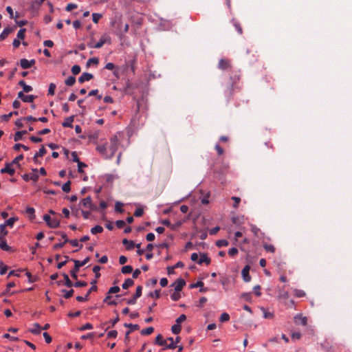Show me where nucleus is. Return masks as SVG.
Here are the masks:
<instances>
[{"label":"nucleus","mask_w":352,"mask_h":352,"mask_svg":"<svg viewBox=\"0 0 352 352\" xmlns=\"http://www.w3.org/2000/svg\"><path fill=\"white\" fill-rule=\"evenodd\" d=\"M43 220L47 226L52 228H56L59 226L60 222L57 219H52L49 214L43 216Z\"/></svg>","instance_id":"4"},{"label":"nucleus","mask_w":352,"mask_h":352,"mask_svg":"<svg viewBox=\"0 0 352 352\" xmlns=\"http://www.w3.org/2000/svg\"><path fill=\"white\" fill-rule=\"evenodd\" d=\"M72 72L74 75H77L80 72V67L78 65H75L72 67Z\"/></svg>","instance_id":"58"},{"label":"nucleus","mask_w":352,"mask_h":352,"mask_svg":"<svg viewBox=\"0 0 352 352\" xmlns=\"http://www.w3.org/2000/svg\"><path fill=\"white\" fill-rule=\"evenodd\" d=\"M97 286L96 285H92L91 287V288L88 290V292L86 293L85 296H78L76 297V300L78 301V302H84V301H86L88 300V298H89V296L90 295V294L92 292H96L97 291Z\"/></svg>","instance_id":"10"},{"label":"nucleus","mask_w":352,"mask_h":352,"mask_svg":"<svg viewBox=\"0 0 352 352\" xmlns=\"http://www.w3.org/2000/svg\"><path fill=\"white\" fill-rule=\"evenodd\" d=\"M167 341H169L170 344H166V349H175L177 347L173 338H171V337L168 338Z\"/></svg>","instance_id":"34"},{"label":"nucleus","mask_w":352,"mask_h":352,"mask_svg":"<svg viewBox=\"0 0 352 352\" xmlns=\"http://www.w3.org/2000/svg\"><path fill=\"white\" fill-rule=\"evenodd\" d=\"M155 344L160 345V346H165L167 344V339L163 340V337L161 334H158L155 340Z\"/></svg>","instance_id":"22"},{"label":"nucleus","mask_w":352,"mask_h":352,"mask_svg":"<svg viewBox=\"0 0 352 352\" xmlns=\"http://www.w3.org/2000/svg\"><path fill=\"white\" fill-rule=\"evenodd\" d=\"M0 248L4 251L9 252L11 250V247H10L5 239V238H3L0 239Z\"/></svg>","instance_id":"25"},{"label":"nucleus","mask_w":352,"mask_h":352,"mask_svg":"<svg viewBox=\"0 0 352 352\" xmlns=\"http://www.w3.org/2000/svg\"><path fill=\"white\" fill-rule=\"evenodd\" d=\"M36 61L34 59L30 60L26 58H22L20 60V65L23 69H29L35 64Z\"/></svg>","instance_id":"8"},{"label":"nucleus","mask_w":352,"mask_h":352,"mask_svg":"<svg viewBox=\"0 0 352 352\" xmlns=\"http://www.w3.org/2000/svg\"><path fill=\"white\" fill-rule=\"evenodd\" d=\"M74 263V268L70 271L71 276L73 279L76 280L78 278L77 273L79 271V267L84 266L89 261V257L85 258L83 261H80L75 259H71Z\"/></svg>","instance_id":"2"},{"label":"nucleus","mask_w":352,"mask_h":352,"mask_svg":"<svg viewBox=\"0 0 352 352\" xmlns=\"http://www.w3.org/2000/svg\"><path fill=\"white\" fill-rule=\"evenodd\" d=\"M41 331V327L38 324H34V327L31 329V332L34 334H40Z\"/></svg>","instance_id":"35"},{"label":"nucleus","mask_w":352,"mask_h":352,"mask_svg":"<svg viewBox=\"0 0 352 352\" xmlns=\"http://www.w3.org/2000/svg\"><path fill=\"white\" fill-rule=\"evenodd\" d=\"M125 327H128L131 329V332L135 330H138L140 329V326L138 324H126L125 323L124 324Z\"/></svg>","instance_id":"51"},{"label":"nucleus","mask_w":352,"mask_h":352,"mask_svg":"<svg viewBox=\"0 0 352 352\" xmlns=\"http://www.w3.org/2000/svg\"><path fill=\"white\" fill-rule=\"evenodd\" d=\"M87 285V283L85 281H76L73 284V287H86Z\"/></svg>","instance_id":"55"},{"label":"nucleus","mask_w":352,"mask_h":352,"mask_svg":"<svg viewBox=\"0 0 352 352\" xmlns=\"http://www.w3.org/2000/svg\"><path fill=\"white\" fill-rule=\"evenodd\" d=\"M26 30L25 28L21 29L17 33V38L18 39H23L25 38V33Z\"/></svg>","instance_id":"59"},{"label":"nucleus","mask_w":352,"mask_h":352,"mask_svg":"<svg viewBox=\"0 0 352 352\" xmlns=\"http://www.w3.org/2000/svg\"><path fill=\"white\" fill-rule=\"evenodd\" d=\"M47 153L44 146H42L38 151L34 155L33 160L35 164H38V157H43Z\"/></svg>","instance_id":"17"},{"label":"nucleus","mask_w":352,"mask_h":352,"mask_svg":"<svg viewBox=\"0 0 352 352\" xmlns=\"http://www.w3.org/2000/svg\"><path fill=\"white\" fill-rule=\"evenodd\" d=\"M218 67L219 69L224 70L230 69L232 66L229 60L222 58L219 60Z\"/></svg>","instance_id":"11"},{"label":"nucleus","mask_w":352,"mask_h":352,"mask_svg":"<svg viewBox=\"0 0 352 352\" xmlns=\"http://www.w3.org/2000/svg\"><path fill=\"white\" fill-rule=\"evenodd\" d=\"M232 23H233V25H234V28H236L237 32L239 34H241L243 33V30H242V28L241 26V24L239 23H238L235 20H232Z\"/></svg>","instance_id":"45"},{"label":"nucleus","mask_w":352,"mask_h":352,"mask_svg":"<svg viewBox=\"0 0 352 352\" xmlns=\"http://www.w3.org/2000/svg\"><path fill=\"white\" fill-rule=\"evenodd\" d=\"M102 15L99 13H93L92 14V20L95 23H98L99 20L102 18Z\"/></svg>","instance_id":"49"},{"label":"nucleus","mask_w":352,"mask_h":352,"mask_svg":"<svg viewBox=\"0 0 352 352\" xmlns=\"http://www.w3.org/2000/svg\"><path fill=\"white\" fill-rule=\"evenodd\" d=\"M63 276L64 277L65 280L64 285L67 287H73L74 283H72V280L69 279V276L67 274H63Z\"/></svg>","instance_id":"31"},{"label":"nucleus","mask_w":352,"mask_h":352,"mask_svg":"<svg viewBox=\"0 0 352 352\" xmlns=\"http://www.w3.org/2000/svg\"><path fill=\"white\" fill-rule=\"evenodd\" d=\"M110 43H111L110 36L107 34H104L103 36H101L100 41L98 43H96V44L94 45L92 43V42H91L88 44V46L89 47L99 49V48L102 47L104 44Z\"/></svg>","instance_id":"3"},{"label":"nucleus","mask_w":352,"mask_h":352,"mask_svg":"<svg viewBox=\"0 0 352 352\" xmlns=\"http://www.w3.org/2000/svg\"><path fill=\"white\" fill-rule=\"evenodd\" d=\"M69 243L74 247H78L79 249L82 248V245L79 243V241L77 239H72L69 240Z\"/></svg>","instance_id":"52"},{"label":"nucleus","mask_w":352,"mask_h":352,"mask_svg":"<svg viewBox=\"0 0 352 352\" xmlns=\"http://www.w3.org/2000/svg\"><path fill=\"white\" fill-rule=\"evenodd\" d=\"M93 329V325L91 323H86L83 326L80 327L79 328V330L81 331L87 330V329Z\"/></svg>","instance_id":"61"},{"label":"nucleus","mask_w":352,"mask_h":352,"mask_svg":"<svg viewBox=\"0 0 352 352\" xmlns=\"http://www.w3.org/2000/svg\"><path fill=\"white\" fill-rule=\"evenodd\" d=\"M96 151L99 152L100 154L104 155V157L107 159V156H109V151L107 149V146L106 144H99L96 146Z\"/></svg>","instance_id":"13"},{"label":"nucleus","mask_w":352,"mask_h":352,"mask_svg":"<svg viewBox=\"0 0 352 352\" xmlns=\"http://www.w3.org/2000/svg\"><path fill=\"white\" fill-rule=\"evenodd\" d=\"M144 210L141 208H138L135 210L134 215L137 217H142L143 215Z\"/></svg>","instance_id":"63"},{"label":"nucleus","mask_w":352,"mask_h":352,"mask_svg":"<svg viewBox=\"0 0 352 352\" xmlns=\"http://www.w3.org/2000/svg\"><path fill=\"white\" fill-rule=\"evenodd\" d=\"M121 272L122 274H130L133 272V267L131 265H124L122 267Z\"/></svg>","instance_id":"37"},{"label":"nucleus","mask_w":352,"mask_h":352,"mask_svg":"<svg viewBox=\"0 0 352 352\" xmlns=\"http://www.w3.org/2000/svg\"><path fill=\"white\" fill-rule=\"evenodd\" d=\"M186 285V282L182 278L177 279L173 285L172 286L175 287V291L176 292H180L183 287Z\"/></svg>","instance_id":"14"},{"label":"nucleus","mask_w":352,"mask_h":352,"mask_svg":"<svg viewBox=\"0 0 352 352\" xmlns=\"http://www.w3.org/2000/svg\"><path fill=\"white\" fill-rule=\"evenodd\" d=\"M250 270V265H247L243 267V269L242 270V272H241L243 280L245 283H248L251 280V276L249 274Z\"/></svg>","instance_id":"9"},{"label":"nucleus","mask_w":352,"mask_h":352,"mask_svg":"<svg viewBox=\"0 0 352 352\" xmlns=\"http://www.w3.org/2000/svg\"><path fill=\"white\" fill-rule=\"evenodd\" d=\"M80 204H81L84 208H88L91 210H97V207L94 204H93L91 198L89 196L82 199Z\"/></svg>","instance_id":"5"},{"label":"nucleus","mask_w":352,"mask_h":352,"mask_svg":"<svg viewBox=\"0 0 352 352\" xmlns=\"http://www.w3.org/2000/svg\"><path fill=\"white\" fill-rule=\"evenodd\" d=\"M23 159V155L21 154L15 157L12 162H10L12 165H16L17 166H20L19 162Z\"/></svg>","instance_id":"40"},{"label":"nucleus","mask_w":352,"mask_h":352,"mask_svg":"<svg viewBox=\"0 0 352 352\" xmlns=\"http://www.w3.org/2000/svg\"><path fill=\"white\" fill-rule=\"evenodd\" d=\"M122 206L123 204L122 203L119 201L116 202L115 205V210L120 213L123 212Z\"/></svg>","instance_id":"54"},{"label":"nucleus","mask_w":352,"mask_h":352,"mask_svg":"<svg viewBox=\"0 0 352 352\" xmlns=\"http://www.w3.org/2000/svg\"><path fill=\"white\" fill-rule=\"evenodd\" d=\"M181 329H182V327H181L180 324H178L177 323L173 325L171 327V331L174 334L179 333L181 331Z\"/></svg>","instance_id":"43"},{"label":"nucleus","mask_w":352,"mask_h":352,"mask_svg":"<svg viewBox=\"0 0 352 352\" xmlns=\"http://www.w3.org/2000/svg\"><path fill=\"white\" fill-rule=\"evenodd\" d=\"M94 78V76L91 74L85 72L81 76L78 78V82L80 83H83L85 81H89Z\"/></svg>","instance_id":"19"},{"label":"nucleus","mask_w":352,"mask_h":352,"mask_svg":"<svg viewBox=\"0 0 352 352\" xmlns=\"http://www.w3.org/2000/svg\"><path fill=\"white\" fill-rule=\"evenodd\" d=\"M201 287V289H199L200 292H206L207 291V288H204V283L202 281H198L195 283H193L190 285L191 288H196Z\"/></svg>","instance_id":"26"},{"label":"nucleus","mask_w":352,"mask_h":352,"mask_svg":"<svg viewBox=\"0 0 352 352\" xmlns=\"http://www.w3.org/2000/svg\"><path fill=\"white\" fill-rule=\"evenodd\" d=\"M100 267L99 265H96L93 268V272L95 274V276L96 278H98L100 276Z\"/></svg>","instance_id":"56"},{"label":"nucleus","mask_w":352,"mask_h":352,"mask_svg":"<svg viewBox=\"0 0 352 352\" xmlns=\"http://www.w3.org/2000/svg\"><path fill=\"white\" fill-rule=\"evenodd\" d=\"M154 331V328L152 327H147L141 331V334L143 336H148Z\"/></svg>","instance_id":"39"},{"label":"nucleus","mask_w":352,"mask_h":352,"mask_svg":"<svg viewBox=\"0 0 352 352\" xmlns=\"http://www.w3.org/2000/svg\"><path fill=\"white\" fill-rule=\"evenodd\" d=\"M111 296L110 295H107L105 297V298L104 299V302H107L109 305H116L117 302H116L115 300H112V299H111Z\"/></svg>","instance_id":"46"},{"label":"nucleus","mask_w":352,"mask_h":352,"mask_svg":"<svg viewBox=\"0 0 352 352\" xmlns=\"http://www.w3.org/2000/svg\"><path fill=\"white\" fill-rule=\"evenodd\" d=\"M295 322L296 324H299V322L303 325L306 326L307 324V318L306 317H303L301 316H296L295 318Z\"/></svg>","instance_id":"24"},{"label":"nucleus","mask_w":352,"mask_h":352,"mask_svg":"<svg viewBox=\"0 0 352 352\" xmlns=\"http://www.w3.org/2000/svg\"><path fill=\"white\" fill-rule=\"evenodd\" d=\"M120 145V140L118 138V135H114L110 138L109 144L107 147L109 151V156H107V159H111L116 151L118 149V146Z\"/></svg>","instance_id":"1"},{"label":"nucleus","mask_w":352,"mask_h":352,"mask_svg":"<svg viewBox=\"0 0 352 352\" xmlns=\"http://www.w3.org/2000/svg\"><path fill=\"white\" fill-rule=\"evenodd\" d=\"M283 302L288 307H290V308L295 307V302L292 299L289 300H287L284 301Z\"/></svg>","instance_id":"62"},{"label":"nucleus","mask_w":352,"mask_h":352,"mask_svg":"<svg viewBox=\"0 0 352 352\" xmlns=\"http://www.w3.org/2000/svg\"><path fill=\"white\" fill-rule=\"evenodd\" d=\"M56 89V85L54 83H50L48 89V94L53 96L54 94Z\"/></svg>","instance_id":"57"},{"label":"nucleus","mask_w":352,"mask_h":352,"mask_svg":"<svg viewBox=\"0 0 352 352\" xmlns=\"http://www.w3.org/2000/svg\"><path fill=\"white\" fill-rule=\"evenodd\" d=\"M103 231V228L100 226H96L95 227L91 229V233L92 234H96L98 233H101Z\"/></svg>","instance_id":"36"},{"label":"nucleus","mask_w":352,"mask_h":352,"mask_svg":"<svg viewBox=\"0 0 352 352\" xmlns=\"http://www.w3.org/2000/svg\"><path fill=\"white\" fill-rule=\"evenodd\" d=\"M142 287L139 285L136 288L135 294L133 295V298L129 299L127 300L128 305H135L136 303V300L138 298L142 296Z\"/></svg>","instance_id":"6"},{"label":"nucleus","mask_w":352,"mask_h":352,"mask_svg":"<svg viewBox=\"0 0 352 352\" xmlns=\"http://www.w3.org/2000/svg\"><path fill=\"white\" fill-rule=\"evenodd\" d=\"M8 234V230H6V226L3 224L0 225V239L5 238V236Z\"/></svg>","instance_id":"33"},{"label":"nucleus","mask_w":352,"mask_h":352,"mask_svg":"<svg viewBox=\"0 0 352 352\" xmlns=\"http://www.w3.org/2000/svg\"><path fill=\"white\" fill-rule=\"evenodd\" d=\"M204 263H205L206 265H209L210 263V258L208 257L206 254H201L197 263L199 265H201Z\"/></svg>","instance_id":"20"},{"label":"nucleus","mask_w":352,"mask_h":352,"mask_svg":"<svg viewBox=\"0 0 352 352\" xmlns=\"http://www.w3.org/2000/svg\"><path fill=\"white\" fill-rule=\"evenodd\" d=\"M229 244L228 241L226 239H221L216 242V245L218 248L226 247Z\"/></svg>","instance_id":"42"},{"label":"nucleus","mask_w":352,"mask_h":352,"mask_svg":"<svg viewBox=\"0 0 352 352\" xmlns=\"http://www.w3.org/2000/svg\"><path fill=\"white\" fill-rule=\"evenodd\" d=\"M17 96H18V98L21 99L24 102H33L34 99L36 98V96H34V95L25 96L23 94V91H19L18 93Z\"/></svg>","instance_id":"7"},{"label":"nucleus","mask_w":352,"mask_h":352,"mask_svg":"<svg viewBox=\"0 0 352 352\" xmlns=\"http://www.w3.org/2000/svg\"><path fill=\"white\" fill-rule=\"evenodd\" d=\"M277 297L279 300H283L284 301L288 300L289 293L285 289V287H283L278 289Z\"/></svg>","instance_id":"12"},{"label":"nucleus","mask_w":352,"mask_h":352,"mask_svg":"<svg viewBox=\"0 0 352 352\" xmlns=\"http://www.w3.org/2000/svg\"><path fill=\"white\" fill-rule=\"evenodd\" d=\"M45 0H35L32 2L31 8L37 10Z\"/></svg>","instance_id":"28"},{"label":"nucleus","mask_w":352,"mask_h":352,"mask_svg":"<svg viewBox=\"0 0 352 352\" xmlns=\"http://www.w3.org/2000/svg\"><path fill=\"white\" fill-rule=\"evenodd\" d=\"M27 133H28L27 131H17L14 134V140L15 142H18V141L21 140L22 139L23 135H25Z\"/></svg>","instance_id":"27"},{"label":"nucleus","mask_w":352,"mask_h":352,"mask_svg":"<svg viewBox=\"0 0 352 352\" xmlns=\"http://www.w3.org/2000/svg\"><path fill=\"white\" fill-rule=\"evenodd\" d=\"M238 249L236 248H232L228 250V254L230 256H234L238 254Z\"/></svg>","instance_id":"64"},{"label":"nucleus","mask_w":352,"mask_h":352,"mask_svg":"<svg viewBox=\"0 0 352 352\" xmlns=\"http://www.w3.org/2000/svg\"><path fill=\"white\" fill-rule=\"evenodd\" d=\"M19 114V112L15 111H13V112H10L8 114H5L3 116H2V119L5 121H8L9 119L13 116V115H15V116H17Z\"/></svg>","instance_id":"44"},{"label":"nucleus","mask_w":352,"mask_h":352,"mask_svg":"<svg viewBox=\"0 0 352 352\" xmlns=\"http://www.w3.org/2000/svg\"><path fill=\"white\" fill-rule=\"evenodd\" d=\"M12 166V164L11 163H7L6 164V167L1 169V170H0L1 173H2V174L8 173L10 175H14L15 173V170L14 168H11Z\"/></svg>","instance_id":"16"},{"label":"nucleus","mask_w":352,"mask_h":352,"mask_svg":"<svg viewBox=\"0 0 352 352\" xmlns=\"http://www.w3.org/2000/svg\"><path fill=\"white\" fill-rule=\"evenodd\" d=\"M120 290V287L118 286H114L111 287L108 292V295H110L111 294H116L119 292Z\"/></svg>","instance_id":"60"},{"label":"nucleus","mask_w":352,"mask_h":352,"mask_svg":"<svg viewBox=\"0 0 352 352\" xmlns=\"http://www.w3.org/2000/svg\"><path fill=\"white\" fill-rule=\"evenodd\" d=\"M70 186H71V182L68 181L63 185L62 190L65 192H69L71 190Z\"/></svg>","instance_id":"50"},{"label":"nucleus","mask_w":352,"mask_h":352,"mask_svg":"<svg viewBox=\"0 0 352 352\" xmlns=\"http://www.w3.org/2000/svg\"><path fill=\"white\" fill-rule=\"evenodd\" d=\"M230 320V316L227 313H223L221 316H220V318H219V320L221 322H227Z\"/></svg>","instance_id":"53"},{"label":"nucleus","mask_w":352,"mask_h":352,"mask_svg":"<svg viewBox=\"0 0 352 352\" xmlns=\"http://www.w3.org/2000/svg\"><path fill=\"white\" fill-rule=\"evenodd\" d=\"M133 285H134V281L131 278H129L125 280V281L124 282V283L122 285V287L124 289H126L129 287L133 286Z\"/></svg>","instance_id":"29"},{"label":"nucleus","mask_w":352,"mask_h":352,"mask_svg":"<svg viewBox=\"0 0 352 352\" xmlns=\"http://www.w3.org/2000/svg\"><path fill=\"white\" fill-rule=\"evenodd\" d=\"M263 248L265 249V251L271 253H274L275 252V248L272 244L264 243Z\"/></svg>","instance_id":"38"},{"label":"nucleus","mask_w":352,"mask_h":352,"mask_svg":"<svg viewBox=\"0 0 352 352\" xmlns=\"http://www.w3.org/2000/svg\"><path fill=\"white\" fill-rule=\"evenodd\" d=\"M14 30V28H6L0 34V41H3L10 33Z\"/></svg>","instance_id":"18"},{"label":"nucleus","mask_w":352,"mask_h":352,"mask_svg":"<svg viewBox=\"0 0 352 352\" xmlns=\"http://www.w3.org/2000/svg\"><path fill=\"white\" fill-rule=\"evenodd\" d=\"M23 179L28 182L29 180H32L34 182H36L38 179V175L36 173H31L30 174H24L23 175Z\"/></svg>","instance_id":"15"},{"label":"nucleus","mask_w":352,"mask_h":352,"mask_svg":"<svg viewBox=\"0 0 352 352\" xmlns=\"http://www.w3.org/2000/svg\"><path fill=\"white\" fill-rule=\"evenodd\" d=\"M18 220V218L17 217H11L10 219H8V220H6L5 221L4 223H3V225H5V226H8V227H10V228H12L14 223Z\"/></svg>","instance_id":"30"},{"label":"nucleus","mask_w":352,"mask_h":352,"mask_svg":"<svg viewBox=\"0 0 352 352\" xmlns=\"http://www.w3.org/2000/svg\"><path fill=\"white\" fill-rule=\"evenodd\" d=\"M76 82V78L74 76H69L68 77L65 82L67 86H72Z\"/></svg>","instance_id":"47"},{"label":"nucleus","mask_w":352,"mask_h":352,"mask_svg":"<svg viewBox=\"0 0 352 352\" xmlns=\"http://www.w3.org/2000/svg\"><path fill=\"white\" fill-rule=\"evenodd\" d=\"M293 292H294V295L297 298H302V297L305 296V295H306V293L302 289H294L293 290Z\"/></svg>","instance_id":"32"},{"label":"nucleus","mask_w":352,"mask_h":352,"mask_svg":"<svg viewBox=\"0 0 352 352\" xmlns=\"http://www.w3.org/2000/svg\"><path fill=\"white\" fill-rule=\"evenodd\" d=\"M99 63V60L98 58H91L87 62V67H89L91 64H94L97 65Z\"/></svg>","instance_id":"48"},{"label":"nucleus","mask_w":352,"mask_h":352,"mask_svg":"<svg viewBox=\"0 0 352 352\" xmlns=\"http://www.w3.org/2000/svg\"><path fill=\"white\" fill-rule=\"evenodd\" d=\"M122 244L126 246V250H131L135 247V243L133 241L124 239L122 240Z\"/></svg>","instance_id":"23"},{"label":"nucleus","mask_w":352,"mask_h":352,"mask_svg":"<svg viewBox=\"0 0 352 352\" xmlns=\"http://www.w3.org/2000/svg\"><path fill=\"white\" fill-rule=\"evenodd\" d=\"M74 116H69L68 118H67L65 119V120L62 123V126L63 127H69V128H72L73 127V122H74Z\"/></svg>","instance_id":"21"},{"label":"nucleus","mask_w":352,"mask_h":352,"mask_svg":"<svg viewBox=\"0 0 352 352\" xmlns=\"http://www.w3.org/2000/svg\"><path fill=\"white\" fill-rule=\"evenodd\" d=\"M61 292L63 293H64V297L66 299H68V298H71L73 296L74 292L73 289H71L69 291H67L66 289H62Z\"/></svg>","instance_id":"41"}]
</instances>
